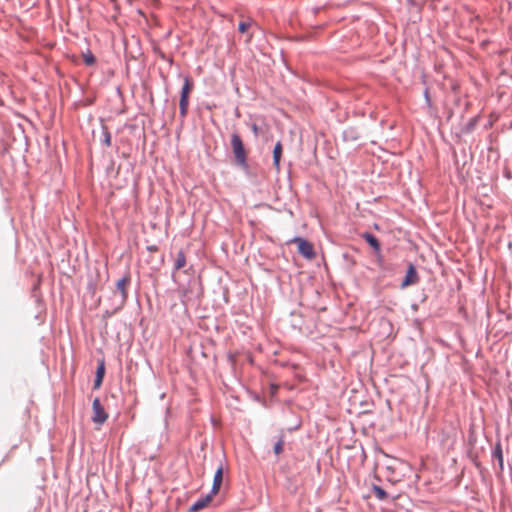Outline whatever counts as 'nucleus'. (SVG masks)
Returning a JSON list of instances; mask_svg holds the SVG:
<instances>
[{"instance_id":"19","label":"nucleus","mask_w":512,"mask_h":512,"mask_svg":"<svg viewBox=\"0 0 512 512\" xmlns=\"http://www.w3.org/2000/svg\"><path fill=\"white\" fill-rule=\"evenodd\" d=\"M95 57L91 53L84 54V62L86 65H93L95 63Z\"/></svg>"},{"instance_id":"2","label":"nucleus","mask_w":512,"mask_h":512,"mask_svg":"<svg viewBox=\"0 0 512 512\" xmlns=\"http://www.w3.org/2000/svg\"><path fill=\"white\" fill-rule=\"evenodd\" d=\"M193 89V82L189 77L184 78V85L181 90L179 108L182 117H185L189 105V95Z\"/></svg>"},{"instance_id":"8","label":"nucleus","mask_w":512,"mask_h":512,"mask_svg":"<svg viewBox=\"0 0 512 512\" xmlns=\"http://www.w3.org/2000/svg\"><path fill=\"white\" fill-rule=\"evenodd\" d=\"M222 482H223V467L219 466L217 468V470L214 474V478H213V485H212V490H211L212 495L215 496L219 492Z\"/></svg>"},{"instance_id":"6","label":"nucleus","mask_w":512,"mask_h":512,"mask_svg":"<svg viewBox=\"0 0 512 512\" xmlns=\"http://www.w3.org/2000/svg\"><path fill=\"white\" fill-rule=\"evenodd\" d=\"M293 242L297 244L299 253L304 257L312 259L315 256L313 245L310 242L302 238H295Z\"/></svg>"},{"instance_id":"14","label":"nucleus","mask_w":512,"mask_h":512,"mask_svg":"<svg viewBox=\"0 0 512 512\" xmlns=\"http://www.w3.org/2000/svg\"><path fill=\"white\" fill-rule=\"evenodd\" d=\"M372 490L377 499L386 500L388 498L386 491L382 489L380 486L374 485L372 487Z\"/></svg>"},{"instance_id":"17","label":"nucleus","mask_w":512,"mask_h":512,"mask_svg":"<svg viewBox=\"0 0 512 512\" xmlns=\"http://www.w3.org/2000/svg\"><path fill=\"white\" fill-rule=\"evenodd\" d=\"M103 135H104L103 143L105 146L109 147L111 145V134L108 131L107 127H103Z\"/></svg>"},{"instance_id":"15","label":"nucleus","mask_w":512,"mask_h":512,"mask_svg":"<svg viewBox=\"0 0 512 512\" xmlns=\"http://www.w3.org/2000/svg\"><path fill=\"white\" fill-rule=\"evenodd\" d=\"M493 455L498 460L499 467L502 470L503 469V453H502V448H501L500 444H497L495 446V449L493 451Z\"/></svg>"},{"instance_id":"12","label":"nucleus","mask_w":512,"mask_h":512,"mask_svg":"<svg viewBox=\"0 0 512 512\" xmlns=\"http://www.w3.org/2000/svg\"><path fill=\"white\" fill-rule=\"evenodd\" d=\"M185 265H186V256H185V253L182 250H180L176 254L174 267L176 270H180L183 267H185Z\"/></svg>"},{"instance_id":"20","label":"nucleus","mask_w":512,"mask_h":512,"mask_svg":"<svg viewBox=\"0 0 512 512\" xmlns=\"http://www.w3.org/2000/svg\"><path fill=\"white\" fill-rule=\"evenodd\" d=\"M253 129H254L255 132H257V126L256 125L253 126Z\"/></svg>"},{"instance_id":"3","label":"nucleus","mask_w":512,"mask_h":512,"mask_svg":"<svg viewBox=\"0 0 512 512\" xmlns=\"http://www.w3.org/2000/svg\"><path fill=\"white\" fill-rule=\"evenodd\" d=\"M130 281H131L130 275L126 274L116 282V290H115L114 294L117 295L119 293V297H120L119 305L120 306H123L127 300V297H128L127 288L130 284Z\"/></svg>"},{"instance_id":"1","label":"nucleus","mask_w":512,"mask_h":512,"mask_svg":"<svg viewBox=\"0 0 512 512\" xmlns=\"http://www.w3.org/2000/svg\"><path fill=\"white\" fill-rule=\"evenodd\" d=\"M231 147L235 156L236 163L242 167L247 165V154L241 137L234 133L231 136Z\"/></svg>"},{"instance_id":"10","label":"nucleus","mask_w":512,"mask_h":512,"mask_svg":"<svg viewBox=\"0 0 512 512\" xmlns=\"http://www.w3.org/2000/svg\"><path fill=\"white\" fill-rule=\"evenodd\" d=\"M282 149L283 148H282L281 142H277L274 147V150H273V164H274L276 170L280 169V159L282 156Z\"/></svg>"},{"instance_id":"18","label":"nucleus","mask_w":512,"mask_h":512,"mask_svg":"<svg viewBox=\"0 0 512 512\" xmlns=\"http://www.w3.org/2000/svg\"><path fill=\"white\" fill-rule=\"evenodd\" d=\"M251 25H252L251 22L242 21L239 23L238 29L241 33H245L251 27Z\"/></svg>"},{"instance_id":"13","label":"nucleus","mask_w":512,"mask_h":512,"mask_svg":"<svg viewBox=\"0 0 512 512\" xmlns=\"http://www.w3.org/2000/svg\"><path fill=\"white\" fill-rule=\"evenodd\" d=\"M104 372H105V369H104V364L101 363L98 368H97V372H96V379H95V382H94V387L95 388H99L101 383H102V380H103V377H104Z\"/></svg>"},{"instance_id":"9","label":"nucleus","mask_w":512,"mask_h":512,"mask_svg":"<svg viewBox=\"0 0 512 512\" xmlns=\"http://www.w3.org/2000/svg\"><path fill=\"white\" fill-rule=\"evenodd\" d=\"M214 495H212L211 493L208 494L205 498L203 499H200L198 501H196L191 507H190V512H198L202 509H204L205 507L208 506V504L210 503V501L212 500V497Z\"/></svg>"},{"instance_id":"4","label":"nucleus","mask_w":512,"mask_h":512,"mask_svg":"<svg viewBox=\"0 0 512 512\" xmlns=\"http://www.w3.org/2000/svg\"><path fill=\"white\" fill-rule=\"evenodd\" d=\"M92 411V421L95 424L102 425L108 419V414L105 412L103 406L101 405L99 398H95L93 400Z\"/></svg>"},{"instance_id":"7","label":"nucleus","mask_w":512,"mask_h":512,"mask_svg":"<svg viewBox=\"0 0 512 512\" xmlns=\"http://www.w3.org/2000/svg\"><path fill=\"white\" fill-rule=\"evenodd\" d=\"M418 281H419V276L416 271V268L412 263H409L405 278L401 283V287L406 288L408 286L418 283Z\"/></svg>"},{"instance_id":"16","label":"nucleus","mask_w":512,"mask_h":512,"mask_svg":"<svg viewBox=\"0 0 512 512\" xmlns=\"http://www.w3.org/2000/svg\"><path fill=\"white\" fill-rule=\"evenodd\" d=\"M284 445H285V439H284V436L281 435L279 437L278 441L274 445V453L276 455H280L284 450Z\"/></svg>"},{"instance_id":"11","label":"nucleus","mask_w":512,"mask_h":512,"mask_svg":"<svg viewBox=\"0 0 512 512\" xmlns=\"http://www.w3.org/2000/svg\"><path fill=\"white\" fill-rule=\"evenodd\" d=\"M362 237L365 239V241L374 248L375 251H379L380 250V243L378 241V239L370 234V233H364L362 235Z\"/></svg>"},{"instance_id":"5","label":"nucleus","mask_w":512,"mask_h":512,"mask_svg":"<svg viewBox=\"0 0 512 512\" xmlns=\"http://www.w3.org/2000/svg\"><path fill=\"white\" fill-rule=\"evenodd\" d=\"M402 464L398 461H393L390 465L385 467V476L386 479L391 483L400 482L403 475L400 473L399 469Z\"/></svg>"}]
</instances>
